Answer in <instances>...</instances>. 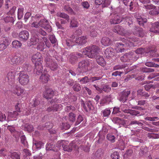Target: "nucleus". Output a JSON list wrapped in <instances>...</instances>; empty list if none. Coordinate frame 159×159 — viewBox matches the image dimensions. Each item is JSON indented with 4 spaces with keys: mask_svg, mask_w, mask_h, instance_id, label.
I'll return each mask as SVG.
<instances>
[{
    "mask_svg": "<svg viewBox=\"0 0 159 159\" xmlns=\"http://www.w3.org/2000/svg\"><path fill=\"white\" fill-rule=\"evenodd\" d=\"M54 94V91L51 89H47L43 93V97L46 99H51Z\"/></svg>",
    "mask_w": 159,
    "mask_h": 159,
    "instance_id": "18",
    "label": "nucleus"
},
{
    "mask_svg": "<svg viewBox=\"0 0 159 159\" xmlns=\"http://www.w3.org/2000/svg\"><path fill=\"white\" fill-rule=\"evenodd\" d=\"M57 16L62 18L66 19L68 22L69 21L70 17L66 14L64 12H58L56 14Z\"/></svg>",
    "mask_w": 159,
    "mask_h": 159,
    "instance_id": "28",
    "label": "nucleus"
},
{
    "mask_svg": "<svg viewBox=\"0 0 159 159\" xmlns=\"http://www.w3.org/2000/svg\"><path fill=\"white\" fill-rule=\"evenodd\" d=\"M130 91H123L119 95L118 98L120 101L123 102H125L128 99V96L130 94Z\"/></svg>",
    "mask_w": 159,
    "mask_h": 159,
    "instance_id": "12",
    "label": "nucleus"
},
{
    "mask_svg": "<svg viewBox=\"0 0 159 159\" xmlns=\"http://www.w3.org/2000/svg\"><path fill=\"white\" fill-rule=\"evenodd\" d=\"M8 60L11 64L19 65L23 62L24 58L19 55H15L8 57Z\"/></svg>",
    "mask_w": 159,
    "mask_h": 159,
    "instance_id": "8",
    "label": "nucleus"
},
{
    "mask_svg": "<svg viewBox=\"0 0 159 159\" xmlns=\"http://www.w3.org/2000/svg\"><path fill=\"white\" fill-rule=\"evenodd\" d=\"M78 57H76L74 53L71 54L69 58V61L72 64H74L78 61Z\"/></svg>",
    "mask_w": 159,
    "mask_h": 159,
    "instance_id": "32",
    "label": "nucleus"
},
{
    "mask_svg": "<svg viewBox=\"0 0 159 159\" xmlns=\"http://www.w3.org/2000/svg\"><path fill=\"white\" fill-rule=\"evenodd\" d=\"M4 20L6 23L11 22L12 23L14 21V19L12 16H6L4 18Z\"/></svg>",
    "mask_w": 159,
    "mask_h": 159,
    "instance_id": "49",
    "label": "nucleus"
},
{
    "mask_svg": "<svg viewBox=\"0 0 159 159\" xmlns=\"http://www.w3.org/2000/svg\"><path fill=\"white\" fill-rule=\"evenodd\" d=\"M16 9V7L15 6H13L11 9L10 10L7 12V14L12 16L14 15Z\"/></svg>",
    "mask_w": 159,
    "mask_h": 159,
    "instance_id": "56",
    "label": "nucleus"
},
{
    "mask_svg": "<svg viewBox=\"0 0 159 159\" xmlns=\"http://www.w3.org/2000/svg\"><path fill=\"white\" fill-rule=\"evenodd\" d=\"M37 31L39 34L45 36L47 35V33L41 28L37 29Z\"/></svg>",
    "mask_w": 159,
    "mask_h": 159,
    "instance_id": "62",
    "label": "nucleus"
},
{
    "mask_svg": "<svg viewBox=\"0 0 159 159\" xmlns=\"http://www.w3.org/2000/svg\"><path fill=\"white\" fill-rule=\"evenodd\" d=\"M102 87V93L103 91H104L107 93L110 92L111 90V88L108 85L105 84L103 85Z\"/></svg>",
    "mask_w": 159,
    "mask_h": 159,
    "instance_id": "45",
    "label": "nucleus"
},
{
    "mask_svg": "<svg viewBox=\"0 0 159 159\" xmlns=\"http://www.w3.org/2000/svg\"><path fill=\"white\" fill-rule=\"evenodd\" d=\"M102 4L103 7H107L111 3V0H104Z\"/></svg>",
    "mask_w": 159,
    "mask_h": 159,
    "instance_id": "64",
    "label": "nucleus"
},
{
    "mask_svg": "<svg viewBox=\"0 0 159 159\" xmlns=\"http://www.w3.org/2000/svg\"><path fill=\"white\" fill-rule=\"evenodd\" d=\"M62 106L61 104H55L53 105L48 107L46 111L48 112H55L61 109Z\"/></svg>",
    "mask_w": 159,
    "mask_h": 159,
    "instance_id": "16",
    "label": "nucleus"
},
{
    "mask_svg": "<svg viewBox=\"0 0 159 159\" xmlns=\"http://www.w3.org/2000/svg\"><path fill=\"white\" fill-rule=\"evenodd\" d=\"M103 155V152L101 148L98 149L95 153L94 157L97 158H99Z\"/></svg>",
    "mask_w": 159,
    "mask_h": 159,
    "instance_id": "43",
    "label": "nucleus"
},
{
    "mask_svg": "<svg viewBox=\"0 0 159 159\" xmlns=\"http://www.w3.org/2000/svg\"><path fill=\"white\" fill-rule=\"evenodd\" d=\"M63 9L64 11L67 12L68 13L71 14L73 13V11L69 5H64L63 6Z\"/></svg>",
    "mask_w": 159,
    "mask_h": 159,
    "instance_id": "38",
    "label": "nucleus"
},
{
    "mask_svg": "<svg viewBox=\"0 0 159 159\" xmlns=\"http://www.w3.org/2000/svg\"><path fill=\"white\" fill-rule=\"evenodd\" d=\"M29 32L24 30L21 31L19 34V37L22 40L25 41H26L29 39Z\"/></svg>",
    "mask_w": 159,
    "mask_h": 159,
    "instance_id": "17",
    "label": "nucleus"
},
{
    "mask_svg": "<svg viewBox=\"0 0 159 159\" xmlns=\"http://www.w3.org/2000/svg\"><path fill=\"white\" fill-rule=\"evenodd\" d=\"M133 33L134 35L141 37H144L145 35L143 29L139 27H135Z\"/></svg>",
    "mask_w": 159,
    "mask_h": 159,
    "instance_id": "14",
    "label": "nucleus"
},
{
    "mask_svg": "<svg viewBox=\"0 0 159 159\" xmlns=\"http://www.w3.org/2000/svg\"><path fill=\"white\" fill-rule=\"evenodd\" d=\"M121 20L119 18L118 16H115L110 20V22L111 24H118L121 21Z\"/></svg>",
    "mask_w": 159,
    "mask_h": 159,
    "instance_id": "33",
    "label": "nucleus"
},
{
    "mask_svg": "<svg viewBox=\"0 0 159 159\" xmlns=\"http://www.w3.org/2000/svg\"><path fill=\"white\" fill-rule=\"evenodd\" d=\"M133 152L132 150L131 149H129L126 151L124 156L125 157H127L128 156H131L132 155Z\"/></svg>",
    "mask_w": 159,
    "mask_h": 159,
    "instance_id": "63",
    "label": "nucleus"
},
{
    "mask_svg": "<svg viewBox=\"0 0 159 159\" xmlns=\"http://www.w3.org/2000/svg\"><path fill=\"white\" fill-rule=\"evenodd\" d=\"M44 61L45 66L49 68L51 70H56L59 67L57 64L50 55H47L45 57Z\"/></svg>",
    "mask_w": 159,
    "mask_h": 159,
    "instance_id": "4",
    "label": "nucleus"
},
{
    "mask_svg": "<svg viewBox=\"0 0 159 159\" xmlns=\"http://www.w3.org/2000/svg\"><path fill=\"white\" fill-rule=\"evenodd\" d=\"M7 76L8 82L11 84H13L15 80V73L12 71L9 72L7 74Z\"/></svg>",
    "mask_w": 159,
    "mask_h": 159,
    "instance_id": "20",
    "label": "nucleus"
},
{
    "mask_svg": "<svg viewBox=\"0 0 159 159\" xmlns=\"http://www.w3.org/2000/svg\"><path fill=\"white\" fill-rule=\"evenodd\" d=\"M97 63L99 65L103 66L105 64V61L102 57L97 56L96 58Z\"/></svg>",
    "mask_w": 159,
    "mask_h": 159,
    "instance_id": "27",
    "label": "nucleus"
},
{
    "mask_svg": "<svg viewBox=\"0 0 159 159\" xmlns=\"http://www.w3.org/2000/svg\"><path fill=\"white\" fill-rule=\"evenodd\" d=\"M130 114L132 116H141L140 112L135 110H131L130 112Z\"/></svg>",
    "mask_w": 159,
    "mask_h": 159,
    "instance_id": "61",
    "label": "nucleus"
},
{
    "mask_svg": "<svg viewBox=\"0 0 159 159\" xmlns=\"http://www.w3.org/2000/svg\"><path fill=\"white\" fill-rule=\"evenodd\" d=\"M104 54L107 58L112 57L114 55L113 49L110 47L107 48L104 52Z\"/></svg>",
    "mask_w": 159,
    "mask_h": 159,
    "instance_id": "26",
    "label": "nucleus"
},
{
    "mask_svg": "<svg viewBox=\"0 0 159 159\" xmlns=\"http://www.w3.org/2000/svg\"><path fill=\"white\" fill-rule=\"evenodd\" d=\"M137 21L138 24L141 26H143L144 23H145L147 21V19L146 18H143L141 16H139L137 19Z\"/></svg>",
    "mask_w": 159,
    "mask_h": 159,
    "instance_id": "35",
    "label": "nucleus"
},
{
    "mask_svg": "<svg viewBox=\"0 0 159 159\" xmlns=\"http://www.w3.org/2000/svg\"><path fill=\"white\" fill-rule=\"evenodd\" d=\"M99 48L96 45L86 47L82 49V53L91 58L94 57L98 53Z\"/></svg>",
    "mask_w": 159,
    "mask_h": 159,
    "instance_id": "2",
    "label": "nucleus"
},
{
    "mask_svg": "<svg viewBox=\"0 0 159 159\" xmlns=\"http://www.w3.org/2000/svg\"><path fill=\"white\" fill-rule=\"evenodd\" d=\"M122 42L124 43H117L116 44L117 51L119 52H124L125 48L124 46L132 47L134 46V44L133 42L127 39H123Z\"/></svg>",
    "mask_w": 159,
    "mask_h": 159,
    "instance_id": "6",
    "label": "nucleus"
},
{
    "mask_svg": "<svg viewBox=\"0 0 159 159\" xmlns=\"http://www.w3.org/2000/svg\"><path fill=\"white\" fill-rule=\"evenodd\" d=\"M18 79L19 82L22 85H26L29 82V75L24 71H21L19 73Z\"/></svg>",
    "mask_w": 159,
    "mask_h": 159,
    "instance_id": "9",
    "label": "nucleus"
},
{
    "mask_svg": "<svg viewBox=\"0 0 159 159\" xmlns=\"http://www.w3.org/2000/svg\"><path fill=\"white\" fill-rule=\"evenodd\" d=\"M24 10V9L23 7H21V8H19L18 9L17 12V17L18 19L20 20L22 18L23 16V12Z\"/></svg>",
    "mask_w": 159,
    "mask_h": 159,
    "instance_id": "41",
    "label": "nucleus"
},
{
    "mask_svg": "<svg viewBox=\"0 0 159 159\" xmlns=\"http://www.w3.org/2000/svg\"><path fill=\"white\" fill-rule=\"evenodd\" d=\"M145 65L148 67H159V65L156 64L155 63L152 62H148L145 63Z\"/></svg>",
    "mask_w": 159,
    "mask_h": 159,
    "instance_id": "53",
    "label": "nucleus"
},
{
    "mask_svg": "<svg viewBox=\"0 0 159 159\" xmlns=\"http://www.w3.org/2000/svg\"><path fill=\"white\" fill-rule=\"evenodd\" d=\"M21 128L25 131H28L29 132L34 130L33 126L28 123L22 125L21 126Z\"/></svg>",
    "mask_w": 159,
    "mask_h": 159,
    "instance_id": "24",
    "label": "nucleus"
},
{
    "mask_svg": "<svg viewBox=\"0 0 159 159\" xmlns=\"http://www.w3.org/2000/svg\"><path fill=\"white\" fill-rule=\"evenodd\" d=\"M7 128L12 134H14L16 131L15 128L13 125H8Z\"/></svg>",
    "mask_w": 159,
    "mask_h": 159,
    "instance_id": "60",
    "label": "nucleus"
},
{
    "mask_svg": "<svg viewBox=\"0 0 159 159\" xmlns=\"http://www.w3.org/2000/svg\"><path fill=\"white\" fill-rule=\"evenodd\" d=\"M89 65V62L88 60H82L79 63L77 70L80 73H86L88 70V68Z\"/></svg>",
    "mask_w": 159,
    "mask_h": 159,
    "instance_id": "7",
    "label": "nucleus"
},
{
    "mask_svg": "<svg viewBox=\"0 0 159 159\" xmlns=\"http://www.w3.org/2000/svg\"><path fill=\"white\" fill-rule=\"evenodd\" d=\"M87 39L86 36H82L76 39L75 42L79 44L82 45L87 42Z\"/></svg>",
    "mask_w": 159,
    "mask_h": 159,
    "instance_id": "22",
    "label": "nucleus"
},
{
    "mask_svg": "<svg viewBox=\"0 0 159 159\" xmlns=\"http://www.w3.org/2000/svg\"><path fill=\"white\" fill-rule=\"evenodd\" d=\"M83 120V118L82 116L80 115H79L77 118V120L75 122V125H78L80 124Z\"/></svg>",
    "mask_w": 159,
    "mask_h": 159,
    "instance_id": "58",
    "label": "nucleus"
},
{
    "mask_svg": "<svg viewBox=\"0 0 159 159\" xmlns=\"http://www.w3.org/2000/svg\"><path fill=\"white\" fill-rule=\"evenodd\" d=\"M60 149V146L56 144V146L53 143H51L49 144H47L46 147V149L48 151H53L54 152H57Z\"/></svg>",
    "mask_w": 159,
    "mask_h": 159,
    "instance_id": "15",
    "label": "nucleus"
},
{
    "mask_svg": "<svg viewBox=\"0 0 159 159\" xmlns=\"http://www.w3.org/2000/svg\"><path fill=\"white\" fill-rule=\"evenodd\" d=\"M41 125H40L38 127V129H39L43 130L44 128L50 129L52 128V125L51 122H48L43 125L42 127H41Z\"/></svg>",
    "mask_w": 159,
    "mask_h": 159,
    "instance_id": "31",
    "label": "nucleus"
},
{
    "mask_svg": "<svg viewBox=\"0 0 159 159\" xmlns=\"http://www.w3.org/2000/svg\"><path fill=\"white\" fill-rule=\"evenodd\" d=\"M139 70L140 71L143 73L151 72L154 71L153 69L147 68L146 67H140Z\"/></svg>",
    "mask_w": 159,
    "mask_h": 159,
    "instance_id": "34",
    "label": "nucleus"
},
{
    "mask_svg": "<svg viewBox=\"0 0 159 159\" xmlns=\"http://www.w3.org/2000/svg\"><path fill=\"white\" fill-rule=\"evenodd\" d=\"M34 146L37 149H40L43 147L44 143L39 141H35L34 142Z\"/></svg>",
    "mask_w": 159,
    "mask_h": 159,
    "instance_id": "36",
    "label": "nucleus"
},
{
    "mask_svg": "<svg viewBox=\"0 0 159 159\" xmlns=\"http://www.w3.org/2000/svg\"><path fill=\"white\" fill-rule=\"evenodd\" d=\"M73 89L74 91L78 92L81 90V88L79 84L76 83L73 86Z\"/></svg>",
    "mask_w": 159,
    "mask_h": 159,
    "instance_id": "55",
    "label": "nucleus"
},
{
    "mask_svg": "<svg viewBox=\"0 0 159 159\" xmlns=\"http://www.w3.org/2000/svg\"><path fill=\"white\" fill-rule=\"evenodd\" d=\"M119 153L117 152H114L111 155V159H119Z\"/></svg>",
    "mask_w": 159,
    "mask_h": 159,
    "instance_id": "57",
    "label": "nucleus"
},
{
    "mask_svg": "<svg viewBox=\"0 0 159 159\" xmlns=\"http://www.w3.org/2000/svg\"><path fill=\"white\" fill-rule=\"evenodd\" d=\"M69 119L70 121L74 122L75 120V114L73 112H70L69 114Z\"/></svg>",
    "mask_w": 159,
    "mask_h": 159,
    "instance_id": "52",
    "label": "nucleus"
},
{
    "mask_svg": "<svg viewBox=\"0 0 159 159\" xmlns=\"http://www.w3.org/2000/svg\"><path fill=\"white\" fill-rule=\"evenodd\" d=\"M78 22L75 19L73 18L71 20L70 22V27L72 28L76 27H78Z\"/></svg>",
    "mask_w": 159,
    "mask_h": 159,
    "instance_id": "46",
    "label": "nucleus"
},
{
    "mask_svg": "<svg viewBox=\"0 0 159 159\" xmlns=\"http://www.w3.org/2000/svg\"><path fill=\"white\" fill-rule=\"evenodd\" d=\"M113 32L123 35L125 33V30L122 27L118 25L115 26L113 30Z\"/></svg>",
    "mask_w": 159,
    "mask_h": 159,
    "instance_id": "19",
    "label": "nucleus"
},
{
    "mask_svg": "<svg viewBox=\"0 0 159 159\" xmlns=\"http://www.w3.org/2000/svg\"><path fill=\"white\" fill-rule=\"evenodd\" d=\"M20 140L22 144H23L25 147H27L28 146V143L26 140V138L25 135H22L20 137Z\"/></svg>",
    "mask_w": 159,
    "mask_h": 159,
    "instance_id": "50",
    "label": "nucleus"
},
{
    "mask_svg": "<svg viewBox=\"0 0 159 159\" xmlns=\"http://www.w3.org/2000/svg\"><path fill=\"white\" fill-rule=\"evenodd\" d=\"M23 67L24 70L28 71H30L32 69L31 66L28 64H24L23 65Z\"/></svg>",
    "mask_w": 159,
    "mask_h": 159,
    "instance_id": "51",
    "label": "nucleus"
},
{
    "mask_svg": "<svg viewBox=\"0 0 159 159\" xmlns=\"http://www.w3.org/2000/svg\"><path fill=\"white\" fill-rule=\"evenodd\" d=\"M150 31L155 33H159V22H157L152 24Z\"/></svg>",
    "mask_w": 159,
    "mask_h": 159,
    "instance_id": "21",
    "label": "nucleus"
},
{
    "mask_svg": "<svg viewBox=\"0 0 159 159\" xmlns=\"http://www.w3.org/2000/svg\"><path fill=\"white\" fill-rule=\"evenodd\" d=\"M68 143V141L65 140L59 141L57 142V145L60 146V148L62 146L64 151L68 152H71L73 148L75 149L78 148V147L75 144V141H72L68 146L66 145V144H67Z\"/></svg>",
    "mask_w": 159,
    "mask_h": 159,
    "instance_id": "3",
    "label": "nucleus"
},
{
    "mask_svg": "<svg viewBox=\"0 0 159 159\" xmlns=\"http://www.w3.org/2000/svg\"><path fill=\"white\" fill-rule=\"evenodd\" d=\"M12 44L13 48H20L22 46L21 43L17 40L13 41L12 42Z\"/></svg>",
    "mask_w": 159,
    "mask_h": 159,
    "instance_id": "42",
    "label": "nucleus"
},
{
    "mask_svg": "<svg viewBox=\"0 0 159 159\" xmlns=\"http://www.w3.org/2000/svg\"><path fill=\"white\" fill-rule=\"evenodd\" d=\"M61 127L62 130H67L69 129L70 126L67 123H63L61 125Z\"/></svg>",
    "mask_w": 159,
    "mask_h": 159,
    "instance_id": "54",
    "label": "nucleus"
},
{
    "mask_svg": "<svg viewBox=\"0 0 159 159\" xmlns=\"http://www.w3.org/2000/svg\"><path fill=\"white\" fill-rule=\"evenodd\" d=\"M81 105L85 110L87 112L91 110H93L94 109V106L93 105L92 102L90 101L87 100L85 102L83 100L81 101Z\"/></svg>",
    "mask_w": 159,
    "mask_h": 159,
    "instance_id": "11",
    "label": "nucleus"
},
{
    "mask_svg": "<svg viewBox=\"0 0 159 159\" xmlns=\"http://www.w3.org/2000/svg\"><path fill=\"white\" fill-rule=\"evenodd\" d=\"M143 8H145L147 10H152L150 11H149V14L152 15H154V14L150 13V12L151 11H152L153 13L155 11H158V10L157 11L156 9H155V7L152 4L144 5Z\"/></svg>",
    "mask_w": 159,
    "mask_h": 159,
    "instance_id": "30",
    "label": "nucleus"
},
{
    "mask_svg": "<svg viewBox=\"0 0 159 159\" xmlns=\"http://www.w3.org/2000/svg\"><path fill=\"white\" fill-rule=\"evenodd\" d=\"M39 24L40 26L44 28L48 32H50L51 31L52 28L47 20L45 19H41L39 21Z\"/></svg>",
    "mask_w": 159,
    "mask_h": 159,
    "instance_id": "10",
    "label": "nucleus"
},
{
    "mask_svg": "<svg viewBox=\"0 0 159 159\" xmlns=\"http://www.w3.org/2000/svg\"><path fill=\"white\" fill-rule=\"evenodd\" d=\"M68 98L69 99V100L71 102L75 101L77 99L76 96L71 93H69L68 94Z\"/></svg>",
    "mask_w": 159,
    "mask_h": 159,
    "instance_id": "47",
    "label": "nucleus"
},
{
    "mask_svg": "<svg viewBox=\"0 0 159 159\" xmlns=\"http://www.w3.org/2000/svg\"><path fill=\"white\" fill-rule=\"evenodd\" d=\"M102 113L104 117H108L111 113V111L109 108L105 109L102 111Z\"/></svg>",
    "mask_w": 159,
    "mask_h": 159,
    "instance_id": "40",
    "label": "nucleus"
},
{
    "mask_svg": "<svg viewBox=\"0 0 159 159\" xmlns=\"http://www.w3.org/2000/svg\"><path fill=\"white\" fill-rule=\"evenodd\" d=\"M42 57L41 53L37 52L32 56V60L35 62V68L34 70V73L35 75H39L42 72V69H43L42 64Z\"/></svg>",
    "mask_w": 159,
    "mask_h": 159,
    "instance_id": "1",
    "label": "nucleus"
},
{
    "mask_svg": "<svg viewBox=\"0 0 159 159\" xmlns=\"http://www.w3.org/2000/svg\"><path fill=\"white\" fill-rule=\"evenodd\" d=\"M138 95H139L142 97H144L145 99H147L150 96V94L147 93L143 91L142 89H139L137 91Z\"/></svg>",
    "mask_w": 159,
    "mask_h": 159,
    "instance_id": "29",
    "label": "nucleus"
},
{
    "mask_svg": "<svg viewBox=\"0 0 159 159\" xmlns=\"http://www.w3.org/2000/svg\"><path fill=\"white\" fill-rule=\"evenodd\" d=\"M107 139L111 143H113L115 141L116 137L112 134H108L107 135Z\"/></svg>",
    "mask_w": 159,
    "mask_h": 159,
    "instance_id": "39",
    "label": "nucleus"
},
{
    "mask_svg": "<svg viewBox=\"0 0 159 159\" xmlns=\"http://www.w3.org/2000/svg\"><path fill=\"white\" fill-rule=\"evenodd\" d=\"M43 69H42L41 75L40 77V81L43 83H46L48 81L49 79V75L47 73V71L44 70V71L43 72Z\"/></svg>",
    "mask_w": 159,
    "mask_h": 159,
    "instance_id": "13",
    "label": "nucleus"
},
{
    "mask_svg": "<svg viewBox=\"0 0 159 159\" xmlns=\"http://www.w3.org/2000/svg\"><path fill=\"white\" fill-rule=\"evenodd\" d=\"M37 44V49L40 51H43L44 48L45 44L43 41L40 40V41Z\"/></svg>",
    "mask_w": 159,
    "mask_h": 159,
    "instance_id": "37",
    "label": "nucleus"
},
{
    "mask_svg": "<svg viewBox=\"0 0 159 159\" xmlns=\"http://www.w3.org/2000/svg\"><path fill=\"white\" fill-rule=\"evenodd\" d=\"M41 39H39L37 37L33 36L30 39V41L33 43V44H36L38 43Z\"/></svg>",
    "mask_w": 159,
    "mask_h": 159,
    "instance_id": "48",
    "label": "nucleus"
},
{
    "mask_svg": "<svg viewBox=\"0 0 159 159\" xmlns=\"http://www.w3.org/2000/svg\"><path fill=\"white\" fill-rule=\"evenodd\" d=\"M128 61L131 60L133 61H136L138 58V57L134 54V52H130L125 54Z\"/></svg>",
    "mask_w": 159,
    "mask_h": 159,
    "instance_id": "23",
    "label": "nucleus"
},
{
    "mask_svg": "<svg viewBox=\"0 0 159 159\" xmlns=\"http://www.w3.org/2000/svg\"><path fill=\"white\" fill-rule=\"evenodd\" d=\"M102 76L101 75H96L94 76H91L89 79L85 76L81 79H79V81L82 84H85L89 82L94 83L96 84L98 82V81L102 79Z\"/></svg>",
    "mask_w": 159,
    "mask_h": 159,
    "instance_id": "5",
    "label": "nucleus"
},
{
    "mask_svg": "<svg viewBox=\"0 0 159 159\" xmlns=\"http://www.w3.org/2000/svg\"><path fill=\"white\" fill-rule=\"evenodd\" d=\"M10 157L12 159H20V154L17 152H14L11 154Z\"/></svg>",
    "mask_w": 159,
    "mask_h": 159,
    "instance_id": "44",
    "label": "nucleus"
},
{
    "mask_svg": "<svg viewBox=\"0 0 159 159\" xmlns=\"http://www.w3.org/2000/svg\"><path fill=\"white\" fill-rule=\"evenodd\" d=\"M101 43L102 45L105 46H109L111 43L110 39L107 37H103L101 40Z\"/></svg>",
    "mask_w": 159,
    "mask_h": 159,
    "instance_id": "25",
    "label": "nucleus"
},
{
    "mask_svg": "<svg viewBox=\"0 0 159 159\" xmlns=\"http://www.w3.org/2000/svg\"><path fill=\"white\" fill-rule=\"evenodd\" d=\"M5 0V8L6 9H8L10 7H11L12 4L9 0Z\"/></svg>",
    "mask_w": 159,
    "mask_h": 159,
    "instance_id": "59",
    "label": "nucleus"
}]
</instances>
